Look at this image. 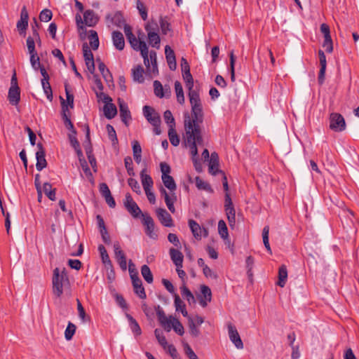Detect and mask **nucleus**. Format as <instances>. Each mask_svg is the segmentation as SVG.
<instances>
[{
    "label": "nucleus",
    "instance_id": "2f4dec72",
    "mask_svg": "<svg viewBox=\"0 0 359 359\" xmlns=\"http://www.w3.org/2000/svg\"><path fill=\"white\" fill-rule=\"evenodd\" d=\"M175 90L176 93L177 101L180 104H184V94L181 83L178 81L175 82Z\"/></svg>",
    "mask_w": 359,
    "mask_h": 359
},
{
    "label": "nucleus",
    "instance_id": "c03bdc74",
    "mask_svg": "<svg viewBox=\"0 0 359 359\" xmlns=\"http://www.w3.org/2000/svg\"><path fill=\"white\" fill-rule=\"evenodd\" d=\"M41 85L45 95L49 101L53 100V91L48 81H41Z\"/></svg>",
    "mask_w": 359,
    "mask_h": 359
},
{
    "label": "nucleus",
    "instance_id": "423d86ee",
    "mask_svg": "<svg viewBox=\"0 0 359 359\" xmlns=\"http://www.w3.org/2000/svg\"><path fill=\"white\" fill-rule=\"evenodd\" d=\"M155 311L161 325L166 332H170L174 324V319L176 318L172 316H166L164 311L159 305L155 307Z\"/></svg>",
    "mask_w": 359,
    "mask_h": 359
},
{
    "label": "nucleus",
    "instance_id": "6ab92c4d",
    "mask_svg": "<svg viewBox=\"0 0 359 359\" xmlns=\"http://www.w3.org/2000/svg\"><path fill=\"white\" fill-rule=\"evenodd\" d=\"M118 106L121 121L126 125H128V121L131 120V115L128 104L123 100L118 99Z\"/></svg>",
    "mask_w": 359,
    "mask_h": 359
},
{
    "label": "nucleus",
    "instance_id": "c756f323",
    "mask_svg": "<svg viewBox=\"0 0 359 359\" xmlns=\"http://www.w3.org/2000/svg\"><path fill=\"white\" fill-rule=\"evenodd\" d=\"M104 116L108 119L113 118L117 114L116 106L111 102L106 103L103 107Z\"/></svg>",
    "mask_w": 359,
    "mask_h": 359
},
{
    "label": "nucleus",
    "instance_id": "864d4df0",
    "mask_svg": "<svg viewBox=\"0 0 359 359\" xmlns=\"http://www.w3.org/2000/svg\"><path fill=\"white\" fill-rule=\"evenodd\" d=\"M323 47L325 49L327 53H332L333 50L332 40L331 36H324V41L323 43Z\"/></svg>",
    "mask_w": 359,
    "mask_h": 359
},
{
    "label": "nucleus",
    "instance_id": "bb28decb",
    "mask_svg": "<svg viewBox=\"0 0 359 359\" xmlns=\"http://www.w3.org/2000/svg\"><path fill=\"white\" fill-rule=\"evenodd\" d=\"M83 21L87 26L93 27L97 22V18L93 11L87 10L83 13Z\"/></svg>",
    "mask_w": 359,
    "mask_h": 359
},
{
    "label": "nucleus",
    "instance_id": "a211bd4d",
    "mask_svg": "<svg viewBox=\"0 0 359 359\" xmlns=\"http://www.w3.org/2000/svg\"><path fill=\"white\" fill-rule=\"evenodd\" d=\"M107 22L110 25L121 27L124 22L122 14L120 12L107 14L106 16Z\"/></svg>",
    "mask_w": 359,
    "mask_h": 359
},
{
    "label": "nucleus",
    "instance_id": "2eb2a0df",
    "mask_svg": "<svg viewBox=\"0 0 359 359\" xmlns=\"http://www.w3.org/2000/svg\"><path fill=\"white\" fill-rule=\"evenodd\" d=\"M228 334L230 341L234 344L238 349L243 348V343L241 339L238 330L236 327L229 323L227 325Z\"/></svg>",
    "mask_w": 359,
    "mask_h": 359
},
{
    "label": "nucleus",
    "instance_id": "4468645a",
    "mask_svg": "<svg viewBox=\"0 0 359 359\" xmlns=\"http://www.w3.org/2000/svg\"><path fill=\"white\" fill-rule=\"evenodd\" d=\"M114 257L120 268L123 271L127 269V260L124 252L121 250L118 242H115L113 245Z\"/></svg>",
    "mask_w": 359,
    "mask_h": 359
},
{
    "label": "nucleus",
    "instance_id": "0e129e2a",
    "mask_svg": "<svg viewBox=\"0 0 359 359\" xmlns=\"http://www.w3.org/2000/svg\"><path fill=\"white\" fill-rule=\"evenodd\" d=\"M128 271L130 273L132 282L133 281L134 279H136V277H139L138 272L135 269V266L131 260H129L128 262Z\"/></svg>",
    "mask_w": 359,
    "mask_h": 359
},
{
    "label": "nucleus",
    "instance_id": "f704fd0d",
    "mask_svg": "<svg viewBox=\"0 0 359 359\" xmlns=\"http://www.w3.org/2000/svg\"><path fill=\"white\" fill-rule=\"evenodd\" d=\"M218 233L224 241L229 240L228 228L223 219L218 222Z\"/></svg>",
    "mask_w": 359,
    "mask_h": 359
},
{
    "label": "nucleus",
    "instance_id": "dca6fc26",
    "mask_svg": "<svg viewBox=\"0 0 359 359\" xmlns=\"http://www.w3.org/2000/svg\"><path fill=\"white\" fill-rule=\"evenodd\" d=\"M38 151L36 152V168L38 171H41L47 165L45 158V151L41 143L37 144Z\"/></svg>",
    "mask_w": 359,
    "mask_h": 359
},
{
    "label": "nucleus",
    "instance_id": "f3484780",
    "mask_svg": "<svg viewBox=\"0 0 359 359\" xmlns=\"http://www.w3.org/2000/svg\"><path fill=\"white\" fill-rule=\"evenodd\" d=\"M156 215L161 223L167 227L173 226L172 217L164 208H158L156 211Z\"/></svg>",
    "mask_w": 359,
    "mask_h": 359
},
{
    "label": "nucleus",
    "instance_id": "774afa93",
    "mask_svg": "<svg viewBox=\"0 0 359 359\" xmlns=\"http://www.w3.org/2000/svg\"><path fill=\"white\" fill-rule=\"evenodd\" d=\"M184 352L189 359H198L197 355L194 353V351L192 350L191 346L188 344H184Z\"/></svg>",
    "mask_w": 359,
    "mask_h": 359
},
{
    "label": "nucleus",
    "instance_id": "72a5a7b5",
    "mask_svg": "<svg viewBox=\"0 0 359 359\" xmlns=\"http://www.w3.org/2000/svg\"><path fill=\"white\" fill-rule=\"evenodd\" d=\"M126 316L129 321L130 327L133 333L137 336L140 335L142 334V330L137 320L129 314H127Z\"/></svg>",
    "mask_w": 359,
    "mask_h": 359
},
{
    "label": "nucleus",
    "instance_id": "680f3d73",
    "mask_svg": "<svg viewBox=\"0 0 359 359\" xmlns=\"http://www.w3.org/2000/svg\"><path fill=\"white\" fill-rule=\"evenodd\" d=\"M83 57L85 61L93 60V54L86 43L83 45Z\"/></svg>",
    "mask_w": 359,
    "mask_h": 359
},
{
    "label": "nucleus",
    "instance_id": "de8ad7c7",
    "mask_svg": "<svg viewBox=\"0 0 359 359\" xmlns=\"http://www.w3.org/2000/svg\"><path fill=\"white\" fill-rule=\"evenodd\" d=\"M189 332L190 334L193 337H198L200 334V330L197 327L196 325L195 324V322L192 317H189Z\"/></svg>",
    "mask_w": 359,
    "mask_h": 359
},
{
    "label": "nucleus",
    "instance_id": "393cba45",
    "mask_svg": "<svg viewBox=\"0 0 359 359\" xmlns=\"http://www.w3.org/2000/svg\"><path fill=\"white\" fill-rule=\"evenodd\" d=\"M97 62L98 63V69H99L101 74L102 75L104 79L105 80V81L108 83L112 82L113 81L112 75H111L110 71L109 70V69L104 65V63L103 62H102L100 60H97Z\"/></svg>",
    "mask_w": 359,
    "mask_h": 359
},
{
    "label": "nucleus",
    "instance_id": "20e7f679",
    "mask_svg": "<svg viewBox=\"0 0 359 359\" xmlns=\"http://www.w3.org/2000/svg\"><path fill=\"white\" fill-rule=\"evenodd\" d=\"M127 39L135 50L140 51L145 66L149 67L148 46L146 42L141 40L140 37L137 39L135 35Z\"/></svg>",
    "mask_w": 359,
    "mask_h": 359
},
{
    "label": "nucleus",
    "instance_id": "b1692460",
    "mask_svg": "<svg viewBox=\"0 0 359 359\" xmlns=\"http://www.w3.org/2000/svg\"><path fill=\"white\" fill-rule=\"evenodd\" d=\"M189 226L191 229V231L197 240H199L202 237V233L206 232L205 229H201L199 224L193 219L189 221Z\"/></svg>",
    "mask_w": 359,
    "mask_h": 359
},
{
    "label": "nucleus",
    "instance_id": "79ce46f5",
    "mask_svg": "<svg viewBox=\"0 0 359 359\" xmlns=\"http://www.w3.org/2000/svg\"><path fill=\"white\" fill-rule=\"evenodd\" d=\"M180 291L182 296L185 298L189 303L195 302V297L194 294L185 285H182L180 287Z\"/></svg>",
    "mask_w": 359,
    "mask_h": 359
},
{
    "label": "nucleus",
    "instance_id": "aec40b11",
    "mask_svg": "<svg viewBox=\"0 0 359 359\" xmlns=\"http://www.w3.org/2000/svg\"><path fill=\"white\" fill-rule=\"evenodd\" d=\"M318 55L320 65L318 74V82L320 84H323L325 81V75L327 65L326 57L324 52L321 50L318 51Z\"/></svg>",
    "mask_w": 359,
    "mask_h": 359
},
{
    "label": "nucleus",
    "instance_id": "5fc2aeb1",
    "mask_svg": "<svg viewBox=\"0 0 359 359\" xmlns=\"http://www.w3.org/2000/svg\"><path fill=\"white\" fill-rule=\"evenodd\" d=\"M53 14L50 10L49 9H43L41 11L39 14V19L42 22H47L50 21L52 18Z\"/></svg>",
    "mask_w": 359,
    "mask_h": 359
},
{
    "label": "nucleus",
    "instance_id": "4d7b16f0",
    "mask_svg": "<svg viewBox=\"0 0 359 359\" xmlns=\"http://www.w3.org/2000/svg\"><path fill=\"white\" fill-rule=\"evenodd\" d=\"M125 167L127 170L128 174L130 176H134L135 172L133 168V160L131 157L127 156L124 159Z\"/></svg>",
    "mask_w": 359,
    "mask_h": 359
},
{
    "label": "nucleus",
    "instance_id": "e433bc0d",
    "mask_svg": "<svg viewBox=\"0 0 359 359\" xmlns=\"http://www.w3.org/2000/svg\"><path fill=\"white\" fill-rule=\"evenodd\" d=\"M88 39L90 41V45L93 50H97L99 47L100 42L98 35L96 31L90 30Z\"/></svg>",
    "mask_w": 359,
    "mask_h": 359
},
{
    "label": "nucleus",
    "instance_id": "a19ab883",
    "mask_svg": "<svg viewBox=\"0 0 359 359\" xmlns=\"http://www.w3.org/2000/svg\"><path fill=\"white\" fill-rule=\"evenodd\" d=\"M269 226H265L262 230L263 243H264V245L266 250L270 254H272V250L271 249L270 244H269Z\"/></svg>",
    "mask_w": 359,
    "mask_h": 359
},
{
    "label": "nucleus",
    "instance_id": "49530a36",
    "mask_svg": "<svg viewBox=\"0 0 359 359\" xmlns=\"http://www.w3.org/2000/svg\"><path fill=\"white\" fill-rule=\"evenodd\" d=\"M168 137L170 143L175 146L177 147L180 144V137L177 135L176 131L174 130V128H169L168 130Z\"/></svg>",
    "mask_w": 359,
    "mask_h": 359
},
{
    "label": "nucleus",
    "instance_id": "f257e3e1",
    "mask_svg": "<svg viewBox=\"0 0 359 359\" xmlns=\"http://www.w3.org/2000/svg\"><path fill=\"white\" fill-rule=\"evenodd\" d=\"M191 107L192 119L189 116L184 118V142L190 149L193 160L198 156L197 146L203 145L199 123L203 122V113L201 101L198 93H188Z\"/></svg>",
    "mask_w": 359,
    "mask_h": 359
},
{
    "label": "nucleus",
    "instance_id": "69168bd1",
    "mask_svg": "<svg viewBox=\"0 0 359 359\" xmlns=\"http://www.w3.org/2000/svg\"><path fill=\"white\" fill-rule=\"evenodd\" d=\"M107 130L108 136H109V138L110 139V140L113 143L116 142L118 140H117L116 131H115L114 127L111 125L108 124L107 126Z\"/></svg>",
    "mask_w": 359,
    "mask_h": 359
},
{
    "label": "nucleus",
    "instance_id": "5701e85b",
    "mask_svg": "<svg viewBox=\"0 0 359 359\" xmlns=\"http://www.w3.org/2000/svg\"><path fill=\"white\" fill-rule=\"evenodd\" d=\"M148 58L149 67L146 66L147 71L154 74H157L158 71L156 62V53L154 50L148 52Z\"/></svg>",
    "mask_w": 359,
    "mask_h": 359
},
{
    "label": "nucleus",
    "instance_id": "6e6552de",
    "mask_svg": "<svg viewBox=\"0 0 359 359\" xmlns=\"http://www.w3.org/2000/svg\"><path fill=\"white\" fill-rule=\"evenodd\" d=\"M8 98L10 103L13 105H17L20 99V92L18 86L15 73H14L11 78V86L8 90Z\"/></svg>",
    "mask_w": 359,
    "mask_h": 359
},
{
    "label": "nucleus",
    "instance_id": "412c9836",
    "mask_svg": "<svg viewBox=\"0 0 359 359\" xmlns=\"http://www.w3.org/2000/svg\"><path fill=\"white\" fill-rule=\"evenodd\" d=\"M170 256L171 260L175 264L177 268H182V263L184 259V256L182 253L175 248H170L169 250Z\"/></svg>",
    "mask_w": 359,
    "mask_h": 359
},
{
    "label": "nucleus",
    "instance_id": "7ed1b4c3",
    "mask_svg": "<svg viewBox=\"0 0 359 359\" xmlns=\"http://www.w3.org/2000/svg\"><path fill=\"white\" fill-rule=\"evenodd\" d=\"M52 284L53 294L60 297L64 287L69 284V278L65 269L60 270L59 268H55L53 270Z\"/></svg>",
    "mask_w": 359,
    "mask_h": 359
},
{
    "label": "nucleus",
    "instance_id": "09e8293b",
    "mask_svg": "<svg viewBox=\"0 0 359 359\" xmlns=\"http://www.w3.org/2000/svg\"><path fill=\"white\" fill-rule=\"evenodd\" d=\"M77 310L79 316L83 323L90 320V317L86 316L84 308L79 299H77Z\"/></svg>",
    "mask_w": 359,
    "mask_h": 359
},
{
    "label": "nucleus",
    "instance_id": "13d9d810",
    "mask_svg": "<svg viewBox=\"0 0 359 359\" xmlns=\"http://www.w3.org/2000/svg\"><path fill=\"white\" fill-rule=\"evenodd\" d=\"M137 8L142 20H146L147 19V10L144 6V4L141 2L140 0L137 1Z\"/></svg>",
    "mask_w": 359,
    "mask_h": 359
},
{
    "label": "nucleus",
    "instance_id": "c85d7f7f",
    "mask_svg": "<svg viewBox=\"0 0 359 359\" xmlns=\"http://www.w3.org/2000/svg\"><path fill=\"white\" fill-rule=\"evenodd\" d=\"M183 79L185 81L186 87L189 90L188 93H198L194 89V79L190 71L182 72Z\"/></svg>",
    "mask_w": 359,
    "mask_h": 359
},
{
    "label": "nucleus",
    "instance_id": "3c124183",
    "mask_svg": "<svg viewBox=\"0 0 359 359\" xmlns=\"http://www.w3.org/2000/svg\"><path fill=\"white\" fill-rule=\"evenodd\" d=\"M163 118L170 128H174L175 125V118L170 110H166L164 112Z\"/></svg>",
    "mask_w": 359,
    "mask_h": 359
},
{
    "label": "nucleus",
    "instance_id": "ddd939ff",
    "mask_svg": "<svg viewBox=\"0 0 359 359\" xmlns=\"http://www.w3.org/2000/svg\"><path fill=\"white\" fill-rule=\"evenodd\" d=\"M200 292L201 293L197 295V299H198L199 304L203 308H205L212 300L211 290L208 286L202 285L200 287Z\"/></svg>",
    "mask_w": 359,
    "mask_h": 359
},
{
    "label": "nucleus",
    "instance_id": "8fccbe9b",
    "mask_svg": "<svg viewBox=\"0 0 359 359\" xmlns=\"http://www.w3.org/2000/svg\"><path fill=\"white\" fill-rule=\"evenodd\" d=\"M154 94L156 95V96L160 98H162L165 96V94L163 93V87L159 81L156 80L154 81Z\"/></svg>",
    "mask_w": 359,
    "mask_h": 359
},
{
    "label": "nucleus",
    "instance_id": "ea45409f",
    "mask_svg": "<svg viewBox=\"0 0 359 359\" xmlns=\"http://www.w3.org/2000/svg\"><path fill=\"white\" fill-rule=\"evenodd\" d=\"M141 273L145 281L148 283H152L154 280L153 275L149 267L144 264L141 268Z\"/></svg>",
    "mask_w": 359,
    "mask_h": 359
},
{
    "label": "nucleus",
    "instance_id": "1a4fd4ad",
    "mask_svg": "<svg viewBox=\"0 0 359 359\" xmlns=\"http://www.w3.org/2000/svg\"><path fill=\"white\" fill-rule=\"evenodd\" d=\"M330 128L334 132H341L346 129L344 117L338 113H332L330 116Z\"/></svg>",
    "mask_w": 359,
    "mask_h": 359
},
{
    "label": "nucleus",
    "instance_id": "0eeeda50",
    "mask_svg": "<svg viewBox=\"0 0 359 359\" xmlns=\"http://www.w3.org/2000/svg\"><path fill=\"white\" fill-rule=\"evenodd\" d=\"M224 210L229 224L230 227L233 229L236 224V210L229 193L225 194Z\"/></svg>",
    "mask_w": 359,
    "mask_h": 359
},
{
    "label": "nucleus",
    "instance_id": "f03ea898",
    "mask_svg": "<svg viewBox=\"0 0 359 359\" xmlns=\"http://www.w3.org/2000/svg\"><path fill=\"white\" fill-rule=\"evenodd\" d=\"M161 179L164 186L169 189V193L167 192L163 187H161L159 190L161 195L164 198L165 203L168 210L172 213H174L175 212L174 203L177 201V195L175 193L177 189L176 184L172 177L169 175L161 176Z\"/></svg>",
    "mask_w": 359,
    "mask_h": 359
},
{
    "label": "nucleus",
    "instance_id": "4c0bfd02",
    "mask_svg": "<svg viewBox=\"0 0 359 359\" xmlns=\"http://www.w3.org/2000/svg\"><path fill=\"white\" fill-rule=\"evenodd\" d=\"M43 191L50 201H55V189H52V185L50 183L46 182L43 184Z\"/></svg>",
    "mask_w": 359,
    "mask_h": 359
},
{
    "label": "nucleus",
    "instance_id": "603ef678",
    "mask_svg": "<svg viewBox=\"0 0 359 359\" xmlns=\"http://www.w3.org/2000/svg\"><path fill=\"white\" fill-rule=\"evenodd\" d=\"M128 184L132 190L137 194H141V187L138 183V182L134 178H129L128 180Z\"/></svg>",
    "mask_w": 359,
    "mask_h": 359
},
{
    "label": "nucleus",
    "instance_id": "f8f14e48",
    "mask_svg": "<svg viewBox=\"0 0 359 359\" xmlns=\"http://www.w3.org/2000/svg\"><path fill=\"white\" fill-rule=\"evenodd\" d=\"M142 111L145 118L153 126L160 125V116L152 107L146 105L143 107Z\"/></svg>",
    "mask_w": 359,
    "mask_h": 359
},
{
    "label": "nucleus",
    "instance_id": "a18cd8bd",
    "mask_svg": "<svg viewBox=\"0 0 359 359\" xmlns=\"http://www.w3.org/2000/svg\"><path fill=\"white\" fill-rule=\"evenodd\" d=\"M76 332V325L72 323L69 322L66 327L65 331V337L67 341H69L72 339L74 334Z\"/></svg>",
    "mask_w": 359,
    "mask_h": 359
},
{
    "label": "nucleus",
    "instance_id": "9b49d317",
    "mask_svg": "<svg viewBox=\"0 0 359 359\" xmlns=\"http://www.w3.org/2000/svg\"><path fill=\"white\" fill-rule=\"evenodd\" d=\"M143 224L146 226L145 233L151 239L156 240L158 234L155 231V225L151 216L147 214H142Z\"/></svg>",
    "mask_w": 359,
    "mask_h": 359
},
{
    "label": "nucleus",
    "instance_id": "37998d69",
    "mask_svg": "<svg viewBox=\"0 0 359 359\" xmlns=\"http://www.w3.org/2000/svg\"><path fill=\"white\" fill-rule=\"evenodd\" d=\"M154 334L157 341L163 348H166L167 346H169L168 344L165 337L163 335V333L161 330L159 329H156L154 330Z\"/></svg>",
    "mask_w": 359,
    "mask_h": 359
},
{
    "label": "nucleus",
    "instance_id": "052dcab7",
    "mask_svg": "<svg viewBox=\"0 0 359 359\" xmlns=\"http://www.w3.org/2000/svg\"><path fill=\"white\" fill-rule=\"evenodd\" d=\"M218 161H210L209 163V172L212 175H216L217 173H223L222 170L218 169Z\"/></svg>",
    "mask_w": 359,
    "mask_h": 359
},
{
    "label": "nucleus",
    "instance_id": "473e14b6",
    "mask_svg": "<svg viewBox=\"0 0 359 359\" xmlns=\"http://www.w3.org/2000/svg\"><path fill=\"white\" fill-rule=\"evenodd\" d=\"M195 183L198 189L203 190L209 193L213 192V189L210 185L207 182L202 180L200 177L197 176L195 177Z\"/></svg>",
    "mask_w": 359,
    "mask_h": 359
},
{
    "label": "nucleus",
    "instance_id": "cd10ccee",
    "mask_svg": "<svg viewBox=\"0 0 359 359\" xmlns=\"http://www.w3.org/2000/svg\"><path fill=\"white\" fill-rule=\"evenodd\" d=\"M146 170L143 169L140 172V177L144 190L151 189L153 187V180L149 175L145 173Z\"/></svg>",
    "mask_w": 359,
    "mask_h": 359
},
{
    "label": "nucleus",
    "instance_id": "a878e982",
    "mask_svg": "<svg viewBox=\"0 0 359 359\" xmlns=\"http://www.w3.org/2000/svg\"><path fill=\"white\" fill-rule=\"evenodd\" d=\"M132 283L135 294H137L140 299H145L147 295L140 278L139 277H136V279H134Z\"/></svg>",
    "mask_w": 359,
    "mask_h": 359
},
{
    "label": "nucleus",
    "instance_id": "4be33fe9",
    "mask_svg": "<svg viewBox=\"0 0 359 359\" xmlns=\"http://www.w3.org/2000/svg\"><path fill=\"white\" fill-rule=\"evenodd\" d=\"M112 41L114 47L118 50H123L125 47V41L123 35L121 32L114 31L112 32Z\"/></svg>",
    "mask_w": 359,
    "mask_h": 359
},
{
    "label": "nucleus",
    "instance_id": "39448f33",
    "mask_svg": "<svg viewBox=\"0 0 359 359\" xmlns=\"http://www.w3.org/2000/svg\"><path fill=\"white\" fill-rule=\"evenodd\" d=\"M145 30L147 32V36L149 44L156 48H160L161 39L157 33L158 25L156 22H149L145 25Z\"/></svg>",
    "mask_w": 359,
    "mask_h": 359
},
{
    "label": "nucleus",
    "instance_id": "6e6d98bb",
    "mask_svg": "<svg viewBox=\"0 0 359 359\" xmlns=\"http://www.w3.org/2000/svg\"><path fill=\"white\" fill-rule=\"evenodd\" d=\"M94 91H95L96 97L99 101L101 100L103 102H104L105 104L108 103V102H111L112 99L109 95L104 93L102 91H97L95 89V88H94Z\"/></svg>",
    "mask_w": 359,
    "mask_h": 359
},
{
    "label": "nucleus",
    "instance_id": "7c9ffc66",
    "mask_svg": "<svg viewBox=\"0 0 359 359\" xmlns=\"http://www.w3.org/2000/svg\"><path fill=\"white\" fill-rule=\"evenodd\" d=\"M143 74H144V69L140 65H138L132 69V76H133V80L140 83H143L144 81Z\"/></svg>",
    "mask_w": 359,
    "mask_h": 359
},
{
    "label": "nucleus",
    "instance_id": "c9c22d12",
    "mask_svg": "<svg viewBox=\"0 0 359 359\" xmlns=\"http://www.w3.org/2000/svg\"><path fill=\"white\" fill-rule=\"evenodd\" d=\"M287 278V271L285 265L280 266L278 271V281L277 284L283 287L285 285V282Z\"/></svg>",
    "mask_w": 359,
    "mask_h": 359
},
{
    "label": "nucleus",
    "instance_id": "58836bf2",
    "mask_svg": "<svg viewBox=\"0 0 359 359\" xmlns=\"http://www.w3.org/2000/svg\"><path fill=\"white\" fill-rule=\"evenodd\" d=\"M98 251L100 254L102 263L105 266H111V262L109 259L107 251L105 249L104 246L102 245H100L98 246Z\"/></svg>",
    "mask_w": 359,
    "mask_h": 359
},
{
    "label": "nucleus",
    "instance_id": "e2e57ef3",
    "mask_svg": "<svg viewBox=\"0 0 359 359\" xmlns=\"http://www.w3.org/2000/svg\"><path fill=\"white\" fill-rule=\"evenodd\" d=\"M28 27V20L20 19L17 23V28L20 34H25V31Z\"/></svg>",
    "mask_w": 359,
    "mask_h": 359
},
{
    "label": "nucleus",
    "instance_id": "338daca9",
    "mask_svg": "<svg viewBox=\"0 0 359 359\" xmlns=\"http://www.w3.org/2000/svg\"><path fill=\"white\" fill-rule=\"evenodd\" d=\"M27 50L29 53L36 52L35 50V40L34 38L28 36L26 40Z\"/></svg>",
    "mask_w": 359,
    "mask_h": 359
},
{
    "label": "nucleus",
    "instance_id": "9d476101",
    "mask_svg": "<svg viewBox=\"0 0 359 359\" xmlns=\"http://www.w3.org/2000/svg\"><path fill=\"white\" fill-rule=\"evenodd\" d=\"M124 206L128 212L135 218H137L142 215V211L137 203L133 199L131 195L128 193L126 194L125 200L123 201Z\"/></svg>",
    "mask_w": 359,
    "mask_h": 359
},
{
    "label": "nucleus",
    "instance_id": "bf43d9fd",
    "mask_svg": "<svg viewBox=\"0 0 359 359\" xmlns=\"http://www.w3.org/2000/svg\"><path fill=\"white\" fill-rule=\"evenodd\" d=\"M172 329L180 336H182L184 333V327L177 319H174V324L172 325Z\"/></svg>",
    "mask_w": 359,
    "mask_h": 359
}]
</instances>
